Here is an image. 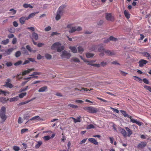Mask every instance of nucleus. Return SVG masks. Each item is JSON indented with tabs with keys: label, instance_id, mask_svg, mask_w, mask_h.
Masks as SVG:
<instances>
[{
	"label": "nucleus",
	"instance_id": "nucleus-1",
	"mask_svg": "<svg viewBox=\"0 0 151 151\" xmlns=\"http://www.w3.org/2000/svg\"><path fill=\"white\" fill-rule=\"evenodd\" d=\"M64 47L61 46L60 43L56 42L53 44L51 46V49L52 50H54L57 49V51L58 52H60L64 49Z\"/></svg>",
	"mask_w": 151,
	"mask_h": 151
},
{
	"label": "nucleus",
	"instance_id": "nucleus-2",
	"mask_svg": "<svg viewBox=\"0 0 151 151\" xmlns=\"http://www.w3.org/2000/svg\"><path fill=\"white\" fill-rule=\"evenodd\" d=\"M84 109L88 112L91 113H96L98 111L96 108L92 107H85Z\"/></svg>",
	"mask_w": 151,
	"mask_h": 151
},
{
	"label": "nucleus",
	"instance_id": "nucleus-3",
	"mask_svg": "<svg viewBox=\"0 0 151 151\" xmlns=\"http://www.w3.org/2000/svg\"><path fill=\"white\" fill-rule=\"evenodd\" d=\"M99 50L100 52H103L105 53L107 55H114L115 54L114 52H111L109 50H105L103 48H99Z\"/></svg>",
	"mask_w": 151,
	"mask_h": 151
},
{
	"label": "nucleus",
	"instance_id": "nucleus-4",
	"mask_svg": "<svg viewBox=\"0 0 151 151\" xmlns=\"http://www.w3.org/2000/svg\"><path fill=\"white\" fill-rule=\"evenodd\" d=\"M60 56L62 58H69L71 56V54L66 51L64 50L61 53Z\"/></svg>",
	"mask_w": 151,
	"mask_h": 151
},
{
	"label": "nucleus",
	"instance_id": "nucleus-5",
	"mask_svg": "<svg viewBox=\"0 0 151 151\" xmlns=\"http://www.w3.org/2000/svg\"><path fill=\"white\" fill-rule=\"evenodd\" d=\"M82 29V28L80 26L72 27L69 30L70 33H73L75 31H79Z\"/></svg>",
	"mask_w": 151,
	"mask_h": 151
},
{
	"label": "nucleus",
	"instance_id": "nucleus-6",
	"mask_svg": "<svg viewBox=\"0 0 151 151\" xmlns=\"http://www.w3.org/2000/svg\"><path fill=\"white\" fill-rule=\"evenodd\" d=\"M10 82L11 80L10 79H7V81L6 82L5 84L4 85V86L10 88H12L14 87V86L10 83Z\"/></svg>",
	"mask_w": 151,
	"mask_h": 151
},
{
	"label": "nucleus",
	"instance_id": "nucleus-7",
	"mask_svg": "<svg viewBox=\"0 0 151 151\" xmlns=\"http://www.w3.org/2000/svg\"><path fill=\"white\" fill-rule=\"evenodd\" d=\"M106 19L109 21H112L114 20V17L111 16L110 13H106Z\"/></svg>",
	"mask_w": 151,
	"mask_h": 151
},
{
	"label": "nucleus",
	"instance_id": "nucleus-8",
	"mask_svg": "<svg viewBox=\"0 0 151 151\" xmlns=\"http://www.w3.org/2000/svg\"><path fill=\"white\" fill-rule=\"evenodd\" d=\"M129 118L130 119L131 122H132V123H136L139 126H141L142 125V122H141L139 121H137V120H136L135 119H132V118L131 116V118Z\"/></svg>",
	"mask_w": 151,
	"mask_h": 151
},
{
	"label": "nucleus",
	"instance_id": "nucleus-9",
	"mask_svg": "<svg viewBox=\"0 0 151 151\" xmlns=\"http://www.w3.org/2000/svg\"><path fill=\"white\" fill-rule=\"evenodd\" d=\"M147 62H148L147 60L143 59H142L139 62V66L141 67H142Z\"/></svg>",
	"mask_w": 151,
	"mask_h": 151
},
{
	"label": "nucleus",
	"instance_id": "nucleus-10",
	"mask_svg": "<svg viewBox=\"0 0 151 151\" xmlns=\"http://www.w3.org/2000/svg\"><path fill=\"white\" fill-rule=\"evenodd\" d=\"M65 6L64 5H61L58 9L57 12L61 13L63 14L64 11V9L65 8Z\"/></svg>",
	"mask_w": 151,
	"mask_h": 151
},
{
	"label": "nucleus",
	"instance_id": "nucleus-11",
	"mask_svg": "<svg viewBox=\"0 0 151 151\" xmlns=\"http://www.w3.org/2000/svg\"><path fill=\"white\" fill-rule=\"evenodd\" d=\"M38 38V34L35 32H33L32 35V40H37Z\"/></svg>",
	"mask_w": 151,
	"mask_h": 151
},
{
	"label": "nucleus",
	"instance_id": "nucleus-12",
	"mask_svg": "<svg viewBox=\"0 0 151 151\" xmlns=\"http://www.w3.org/2000/svg\"><path fill=\"white\" fill-rule=\"evenodd\" d=\"M89 141L91 142L94 144L95 145H98V142L94 138H91L88 139Z\"/></svg>",
	"mask_w": 151,
	"mask_h": 151
},
{
	"label": "nucleus",
	"instance_id": "nucleus-13",
	"mask_svg": "<svg viewBox=\"0 0 151 151\" xmlns=\"http://www.w3.org/2000/svg\"><path fill=\"white\" fill-rule=\"evenodd\" d=\"M63 14L57 11L56 13V15L55 17V18L57 21L59 20L61 18V16Z\"/></svg>",
	"mask_w": 151,
	"mask_h": 151
},
{
	"label": "nucleus",
	"instance_id": "nucleus-14",
	"mask_svg": "<svg viewBox=\"0 0 151 151\" xmlns=\"http://www.w3.org/2000/svg\"><path fill=\"white\" fill-rule=\"evenodd\" d=\"M69 48L73 52L76 53L77 52V50L76 47L75 46H70Z\"/></svg>",
	"mask_w": 151,
	"mask_h": 151
},
{
	"label": "nucleus",
	"instance_id": "nucleus-15",
	"mask_svg": "<svg viewBox=\"0 0 151 151\" xmlns=\"http://www.w3.org/2000/svg\"><path fill=\"white\" fill-rule=\"evenodd\" d=\"M27 17H22L20 18L19 22L22 24H24L25 20H28Z\"/></svg>",
	"mask_w": 151,
	"mask_h": 151
},
{
	"label": "nucleus",
	"instance_id": "nucleus-16",
	"mask_svg": "<svg viewBox=\"0 0 151 151\" xmlns=\"http://www.w3.org/2000/svg\"><path fill=\"white\" fill-rule=\"evenodd\" d=\"M146 143L145 142H141L139 144L138 147L139 148H143L146 146Z\"/></svg>",
	"mask_w": 151,
	"mask_h": 151
},
{
	"label": "nucleus",
	"instance_id": "nucleus-17",
	"mask_svg": "<svg viewBox=\"0 0 151 151\" xmlns=\"http://www.w3.org/2000/svg\"><path fill=\"white\" fill-rule=\"evenodd\" d=\"M0 116L1 119V122H4L6 119L5 114H0Z\"/></svg>",
	"mask_w": 151,
	"mask_h": 151
},
{
	"label": "nucleus",
	"instance_id": "nucleus-18",
	"mask_svg": "<svg viewBox=\"0 0 151 151\" xmlns=\"http://www.w3.org/2000/svg\"><path fill=\"white\" fill-rule=\"evenodd\" d=\"M40 120V117L39 116H35L34 117H33L32 118L30 119L29 120V121H32L33 120L35 121V122H36L37 121L39 120Z\"/></svg>",
	"mask_w": 151,
	"mask_h": 151
},
{
	"label": "nucleus",
	"instance_id": "nucleus-19",
	"mask_svg": "<svg viewBox=\"0 0 151 151\" xmlns=\"http://www.w3.org/2000/svg\"><path fill=\"white\" fill-rule=\"evenodd\" d=\"M120 131L124 137H126L127 136V133L126 131L124 130V129L122 128L120 129Z\"/></svg>",
	"mask_w": 151,
	"mask_h": 151
},
{
	"label": "nucleus",
	"instance_id": "nucleus-20",
	"mask_svg": "<svg viewBox=\"0 0 151 151\" xmlns=\"http://www.w3.org/2000/svg\"><path fill=\"white\" fill-rule=\"evenodd\" d=\"M23 6L25 9L30 8L32 9L33 8V6L31 5L30 4H24L23 5Z\"/></svg>",
	"mask_w": 151,
	"mask_h": 151
},
{
	"label": "nucleus",
	"instance_id": "nucleus-21",
	"mask_svg": "<svg viewBox=\"0 0 151 151\" xmlns=\"http://www.w3.org/2000/svg\"><path fill=\"white\" fill-rule=\"evenodd\" d=\"M125 128L128 133V134L127 136L128 137H130V135L132 134V132L131 130L127 127H125Z\"/></svg>",
	"mask_w": 151,
	"mask_h": 151
},
{
	"label": "nucleus",
	"instance_id": "nucleus-22",
	"mask_svg": "<svg viewBox=\"0 0 151 151\" xmlns=\"http://www.w3.org/2000/svg\"><path fill=\"white\" fill-rule=\"evenodd\" d=\"M133 78L135 81L139 82L140 83H141L142 81V80L141 78L137 76H133Z\"/></svg>",
	"mask_w": 151,
	"mask_h": 151
},
{
	"label": "nucleus",
	"instance_id": "nucleus-23",
	"mask_svg": "<svg viewBox=\"0 0 151 151\" xmlns=\"http://www.w3.org/2000/svg\"><path fill=\"white\" fill-rule=\"evenodd\" d=\"M10 102L17 101L19 99V97L16 96L13 98H12L9 99Z\"/></svg>",
	"mask_w": 151,
	"mask_h": 151
},
{
	"label": "nucleus",
	"instance_id": "nucleus-24",
	"mask_svg": "<svg viewBox=\"0 0 151 151\" xmlns=\"http://www.w3.org/2000/svg\"><path fill=\"white\" fill-rule=\"evenodd\" d=\"M47 88V87L46 86H45L42 87L39 89L38 90V91L40 92H44L46 91Z\"/></svg>",
	"mask_w": 151,
	"mask_h": 151
},
{
	"label": "nucleus",
	"instance_id": "nucleus-25",
	"mask_svg": "<svg viewBox=\"0 0 151 151\" xmlns=\"http://www.w3.org/2000/svg\"><path fill=\"white\" fill-rule=\"evenodd\" d=\"M120 111L125 117H127L129 118H131V116L127 114L125 111L124 110H121Z\"/></svg>",
	"mask_w": 151,
	"mask_h": 151
},
{
	"label": "nucleus",
	"instance_id": "nucleus-26",
	"mask_svg": "<svg viewBox=\"0 0 151 151\" xmlns=\"http://www.w3.org/2000/svg\"><path fill=\"white\" fill-rule=\"evenodd\" d=\"M37 144L35 146V148L37 149L42 144V143L41 141H37Z\"/></svg>",
	"mask_w": 151,
	"mask_h": 151
},
{
	"label": "nucleus",
	"instance_id": "nucleus-27",
	"mask_svg": "<svg viewBox=\"0 0 151 151\" xmlns=\"http://www.w3.org/2000/svg\"><path fill=\"white\" fill-rule=\"evenodd\" d=\"M6 109L5 107H2L0 111V114H5Z\"/></svg>",
	"mask_w": 151,
	"mask_h": 151
},
{
	"label": "nucleus",
	"instance_id": "nucleus-28",
	"mask_svg": "<svg viewBox=\"0 0 151 151\" xmlns=\"http://www.w3.org/2000/svg\"><path fill=\"white\" fill-rule=\"evenodd\" d=\"M38 12H37L36 13H32L30 14L28 17H27V19H29L35 16L36 14L38 13Z\"/></svg>",
	"mask_w": 151,
	"mask_h": 151
},
{
	"label": "nucleus",
	"instance_id": "nucleus-29",
	"mask_svg": "<svg viewBox=\"0 0 151 151\" xmlns=\"http://www.w3.org/2000/svg\"><path fill=\"white\" fill-rule=\"evenodd\" d=\"M78 52L80 53H82L84 51V49L81 46H79L78 47Z\"/></svg>",
	"mask_w": 151,
	"mask_h": 151
},
{
	"label": "nucleus",
	"instance_id": "nucleus-30",
	"mask_svg": "<svg viewBox=\"0 0 151 151\" xmlns=\"http://www.w3.org/2000/svg\"><path fill=\"white\" fill-rule=\"evenodd\" d=\"M124 14L125 17L127 18L128 19L129 18L130 15L128 11L127 10H125L124 12Z\"/></svg>",
	"mask_w": 151,
	"mask_h": 151
},
{
	"label": "nucleus",
	"instance_id": "nucleus-31",
	"mask_svg": "<svg viewBox=\"0 0 151 151\" xmlns=\"http://www.w3.org/2000/svg\"><path fill=\"white\" fill-rule=\"evenodd\" d=\"M3 94L5 96L7 95H9V93L8 91H3L1 90H0V94Z\"/></svg>",
	"mask_w": 151,
	"mask_h": 151
},
{
	"label": "nucleus",
	"instance_id": "nucleus-32",
	"mask_svg": "<svg viewBox=\"0 0 151 151\" xmlns=\"http://www.w3.org/2000/svg\"><path fill=\"white\" fill-rule=\"evenodd\" d=\"M41 74V73L39 72H34L32 74L30 75L29 76L31 77L35 76V75H40Z\"/></svg>",
	"mask_w": 151,
	"mask_h": 151
},
{
	"label": "nucleus",
	"instance_id": "nucleus-33",
	"mask_svg": "<svg viewBox=\"0 0 151 151\" xmlns=\"http://www.w3.org/2000/svg\"><path fill=\"white\" fill-rule=\"evenodd\" d=\"M144 55L146 57H147V58L148 59H150L151 58V56L150 55L148 52H144L143 53Z\"/></svg>",
	"mask_w": 151,
	"mask_h": 151
},
{
	"label": "nucleus",
	"instance_id": "nucleus-34",
	"mask_svg": "<svg viewBox=\"0 0 151 151\" xmlns=\"http://www.w3.org/2000/svg\"><path fill=\"white\" fill-rule=\"evenodd\" d=\"M72 118L73 119L74 122L75 123L81 122V119L80 116H79L77 119H76L73 117Z\"/></svg>",
	"mask_w": 151,
	"mask_h": 151
},
{
	"label": "nucleus",
	"instance_id": "nucleus-35",
	"mask_svg": "<svg viewBox=\"0 0 151 151\" xmlns=\"http://www.w3.org/2000/svg\"><path fill=\"white\" fill-rule=\"evenodd\" d=\"M9 39H7L1 41V44L3 45H6L9 42Z\"/></svg>",
	"mask_w": 151,
	"mask_h": 151
},
{
	"label": "nucleus",
	"instance_id": "nucleus-36",
	"mask_svg": "<svg viewBox=\"0 0 151 151\" xmlns=\"http://www.w3.org/2000/svg\"><path fill=\"white\" fill-rule=\"evenodd\" d=\"M9 99H6L5 98H0V101L3 103H5Z\"/></svg>",
	"mask_w": 151,
	"mask_h": 151
},
{
	"label": "nucleus",
	"instance_id": "nucleus-37",
	"mask_svg": "<svg viewBox=\"0 0 151 151\" xmlns=\"http://www.w3.org/2000/svg\"><path fill=\"white\" fill-rule=\"evenodd\" d=\"M68 106L73 109H76L78 108V106H77L73 104H68Z\"/></svg>",
	"mask_w": 151,
	"mask_h": 151
},
{
	"label": "nucleus",
	"instance_id": "nucleus-38",
	"mask_svg": "<svg viewBox=\"0 0 151 151\" xmlns=\"http://www.w3.org/2000/svg\"><path fill=\"white\" fill-rule=\"evenodd\" d=\"M13 150L15 151H19L20 150V147L17 146H14L13 147Z\"/></svg>",
	"mask_w": 151,
	"mask_h": 151
},
{
	"label": "nucleus",
	"instance_id": "nucleus-39",
	"mask_svg": "<svg viewBox=\"0 0 151 151\" xmlns=\"http://www.w3.org/2000/svg\"><path fill=\"white\" fill-rule=\"evenodd\" d=\"M144 88L147 90L149 91L151 93V87L150 86H148L146 85H145L144 86Z\"/></svg>",
	"mask_w": 151,
	"mask_h": 151
},
{
	"label": "nucleus",
	"instance_id": "nucleus-40",
	"mask_svg": "<svg viewBox=\"0 0 151 151\" xmlns=\"http://www.w3.org/2000/svg\"><path fill=\"white\" fill-rule=\"evenodd\" d=\"M45 57L48 60L52 58V56L51 55L48 54H46L45 55Z\"/></svg>",
	"mask_w": 151,
	"mask_h": 151
},
{
	"label": "nucleus",
	"instance_id": "nucleus-41",
	"mask_svg": "<svg viewBox=\"0 0 151 151\" xmlns=\"http://www.w3.org/2000/svg\"><path fill=\"white\" fill-rule=\"evenodd\" d=\"M26 94L27 93L26 92L22 93L19 94V97L20 98H22L23 97L25 96L26 95Z\"/></svg>",
	"mask_w": 151,
	"mask_h": 151
},
{
	"label": "nucleus",
	"instance_id": "nucleus-42",
	"mask_svg": "<svg viewBox=\"0 0 151 151\" xmlns=\"http://www.w3.org/2000/svg\"><path fill=\"white\" fill-rule=\"evenodd\" d=\"M94 54L92 53H88L86 54V56L88 58H90L93 57L94 56Z\"/></svg>",
	"mask_w": 151,
	"mask_h": 151
},
{
	"label": "nucleus",
	"instance_id": "nucleus-43",
	"mask_svg": "<svg viewBox=\"0 0 151 151\" xmlns=\"http://www.w3.org/2000/svg\"><path fill=\"white\" fill-rule=\"evenodd\" d=\"M14 50V49L12 48L10 49H9L6 52V53L7 55H10L11 52Z\"/></svg>",
	"mask_w": 151,
	"mask_h": 151
},
{
	"label": "nucleus",
	"instance_id": "nucleus-44",
	"mask_svg": "<svg viewBox=\"0 0 151 151\" xmlns=\"http://www.w3.org/2000/svg\"><path fill=\"white\" fill-rule=\"evenodd\" d=\"M72 61L73 62H79L80 60L77 58H73L71 59Z\"/></svg>",
	"mask_w": 151,
	"mask_h": 151
},
{
	"label": "nucleus",
	"instance_id": "nucleus-45",
	"mask_svg": "<svg viewBox=\"0 0 151 151\" xmlns=\"http://www.w3.org/2000/svg\"><path fill=\"white\" fill-rule=\"evenodd\" d=\"M43 138L45 140V141H47L49 140L50 139V137L49 136H47L44 137Z\"/></svg>",
	"mask_w": 151,
	"mask_h": 151
},
{
	"label": "nucleus",
	"instance_id": "nucleus-46",
	"mask_svg": "<svg viewBox=\"0 0 151 151\" xmlns=\"http://www.w3.org/2000/svg\"><path fill=\"white\" fill-rule=\"evenodd\" d=\"M109 40L113 41H116L117 40V39L116 38L112 36H111L109 37Z\"/></svg>",
	"mask_w": 151,
	"mask_h": 151
},
{
	"label": "nucleus",
	"instance_id": "nucleus-47",
	"mask_svg": "<svg viewBox=\"0 0 151 151\" xmlns=\"http://www.w3.org/2000/svg\"><path fill=\"white\" fill-rule=\"evenodd\" d=\"M21 54V53L20 51H18L15 53V56L16 57H18L20 56Z\"/></svg>",
	"mask_w": 151,
	"mask_h": 151
},
{
	"label": "nucleus",
	"instance_id": "nucleus-48",
	"mask_svg": "<svg viewBox=\"0 0 151 151\" xmlns=\"http://www.w3.org/2000/svg\"><path fill=\"white\" fill-rule=\"evenodd\" d=\"M94 126L93 124H89L88 125L87 127V129H91L94 128Z\"/></svg>",
	"mask_w": 151,
	"mask_h": 151
},
{
	"label": "nucleus",
	"instance_id": "nucleus-49",
	"mask_svg": "<svg viewBox=\"0 0 151 151\" xmlns=\"http://www.w3.org/2000/svg\"><path fill=\"white\" fill-rule=\"evenodd\" d=\"M142 81L145 84H148L149 83V81L146 78H144V79H143Z\"/></svg>",
	"mask_w": 151,
	"mask_h": 151
},
{
	"label": "nucleus",
	"instance_id": "nucleus-50",
	"mask_svg": "<svg viewBox=\"0 0 151 151\" xmlns=\"http://www.w3.org/2000/svg\"><path fill=\"white\" fill-rule=\"evenodd\" d=\"M28 130V129L27 128L23 129L21 130V133L22 134H23L27 131Z\"/></svg>",
	"mask_w": 151,
	"mask_h": 151
},
{
	"label": "nucleus",
	"instance_id": "nucleus-51",
	"mask_svg": "<svg viewBox=\"0 0 151 151\" xmlns=\"http://www.w3.org/2000/svg\"><path fill=\"white\" fill-rule=\"evenodd\" d=\"M51 27L50 26H48L45 28V31H48L51 29Z\"/></svg>",
	"mask_w": 151,
	"mask_h": 151
},
{
	"label": "nucleus",
	"instance_id": "nucleus-52",
	"mask_svg": "<svg viewBox=\"0 0 151 151\" xmlns=\"http://www.w3.org/2000/svg\"><path fill=\"white\" fill-rule=\"evenodd\" d=\"M110 108L111 109H112L114 111L117 113H119V111L117 109L111 107H110Z\"/></svg>",
	"mask_w": 151,
	"mask_h": 151
},
{
	"label": "nucleus",
	"instance_id": "nucleus-53",
	"mask_svg": "<svg viewBox=\"0 0 151 151\" xmlns=\"http://www.w3.org/2000/svg\"><path fill=\"white\" fill-rule=\"evenodd\" d=\"M29 72L28 71V70H25L22 73V76H24L25 75L29 73Z\"/></svg>",
	"mask_w": 151,
	"mask_h": 151
},
{
	"label": "nucleus",
	"instance_id": "nucleus-54",
	"mask_svg": "<svg viewBox=\"0 0 151 151\" xmlns=\"http://www.w3.org/2000/svg\"><path fill=\"white\" fill-rule=\"evenodd\" d=\"M22 122H23V120L22 119V118L21 117H19V119H18V123L19 124H21L22 123Z\"/></svg>",
	"mask_w": 151,
	"mask_h": 151
},
{
	"label": "nucleus",
	"instance_id": "nucleus-55",
	"mask_svg": "<svg viewBox=\"0 0 151 151\" xmlns=\"http://www.w3.org/2000/svg\"><path fill=\"white\" fill-rule=\"evenodd\" d=\"M22 63V61L21 60H20L15 63L14 64V65L16 66H17L21 64Z\"/></svg>",
	"mask_w": 151,
	"mask_h": 151
},
{
	"label": "nucleus",
	"instance_id": "nucleus-56",
	"mask_svg": "<svg viewBox=\"0 0 151 151\" xmlns=\"http://www.w3.org/2000/svg\"><path fill=\"white\" fill-rule=\"evenodd\" d=\"M9 11L12 12V13L13 14H14L16 13V11L13 9H10Z\"/></svg>",
	"mask_w": 151,
	"mask_h": 151
},
{
	"label": "nucleus",
	"instance_id": "nucleus-57",
	"mask_svg": "<svg viewBox=\"0 0 151 151\" xmlns=\"http://www.w3.org/2000/svg\"><path fill=\"white\" fill-rule=\"evenodd\" d=\"M15 29L14 27H12L9 29V32L11 33H14L15 32Z\"/></svg>",
	"mask_w": 151,
	"mask_h": 151
},
{
	"label": "nucleus",
	"instance_id": "nucleus-58",
	"mask_svg": "<svg viewBox=\"0 0 151 151\" xmlns=\"http://www.w3.org/2000/svg\"><path fill=\"white\" fill-rule=\"evenodd\" d=\"M110 41L109 38H105L103 42L104 43H107Z\"/></svg>",
	"mask_w": 151,
	"mask_h": 151
},
{
	"label": "nucleus",
	"instance_id": "nucleus-59",
	"mask_svg": "<svg viewBox=\"0 0 151 151\" xmlns=\"http://www.w3.org/2000/svg\"><path fill=\"white\" fill-rule=\"evenodd\" d=\"M120 73L123 76H125L127 74V73H125L122 71L120 70Z\"/></svg>",
	"mask_w": 151,
	"mask_h": 151
},
{
	"label": "nucleus",
	"instance_id": "nucleus-60",
	"mask_svg": "<svg viewBox=\"0 0 151 151\" xmlns=\"http://www.w3.org/2000/svg\"><path fill=\"white\" fill-rule=\"evenodd\" d=\"M13 25L15 27H17L18 25V23L16 21L13 22Z\"/></svg>",
	"mask_w": 151,
	"mask_h": 151
},
{
	"label": "nucleus",
	"instance_id": "nucleus-61",
	"mask_svg": "<svg viewBox=\"0 0 151 151\" xmlns=\"http://www.w3.org/2000/svg\"><path fill=\"white\" fill-rule=\"evenodd\" d=\"M107 63L105 62H102L101 63V65L103 66H104L107 64Z\"/></svg>",
	"mask_w": 151,
	"mask_h": 151
},
{
	"label": "nucleus",
	"instance_id": "nucleus-62",
	"mask_svg": "<svg viewBox=\"0 0 151 151\" xmlns=\"http://www.w3.org/2000/svg\"><path fill=\"white\" fill-rule=\"evenodd\" d=\"M17 42V39L16 38H14L12 40V43L13 44H15Z\"/></svg>",
	"mask_w": 151,
	"mask_h": 151
},
{
	"label": "nucleus",
	"instance_id": "nucleus-63",
	"mask_svg": "<svg viewBox=\"0 0 151 151\" xmlns=\"http://www.w3.org/2000/svg\"><path fill=\"white\" fill-rule=\"evenodd\" d=\"M75 102L76 103L81 104L83 103V101L81 100H77L75 101Z\"/></svg>",
	"mask_w": 151,
	"mask_h": 151
},
{
	"label": "nucleus",
	"instance_id": "nucleus-64",
	"mask_svg": "<svg viewBox=\"0 0 151 151\" xmlns=\"http://www.w3.org/2000/svg\"><path fill=\"white\" fill-rule=\"evenodd\" d=\"M87 139L86 138V139H83V140H82L80 142V144H82L84 143L85 142H86V140Z\"/></svg>",
	"mask_w": 151,
	"mask_h": 151
}]
</instances>
